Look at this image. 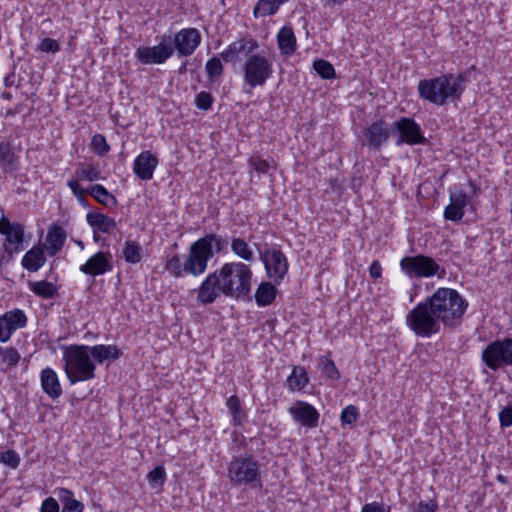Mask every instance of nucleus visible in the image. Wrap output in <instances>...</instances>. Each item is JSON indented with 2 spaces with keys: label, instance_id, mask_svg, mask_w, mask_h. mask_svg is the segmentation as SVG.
<instances>
[{
  "label": "nucleus",
  "instance_id": "29",
  "mask_svg": "<svg viewBox=\"0 0 512 512\" xmlns=\"http://www.w3.org/2000/svg\"><path fill=\"white\" fill-rule=\"evenodd\" d=\"M308 383V374L302 366H294L286 380L287 388L291 392L302 390Z\"/></svg>",
  "mask_w": 512,
  "mask_h": 512
},
{
  "label": "nucleus",
  "instance_id": "4",
  "mask_svg": "<svg viewBox=\"0 0 512 512\" xmlns=\"http://www.w3.org/2000/svg\"><path fill=\"white\" fill-rule=\"evenodd\" d=\"M439 322L447 328L458 327L468 308V302L457 290L438 288L426 298Z\"/></svg>",
  "mask_w": 512,
  "mask_h": 512
},
{
  "label": "nucleus",
  "instance_id": "60",
  "mask_svg": "<svg viewBox=\"0 0 512 512\" xmlns=\"http://www.w3.org/2000/svg\"><path fill=\"white\" fill-rule=\"evenodd\" d=\"M496 479H497L498 482H500L502 484H506L507 483V477L502 475V474L497 475Z\"/></svg>",
  "mask_w": 512,
  "mask_h": 512
},
{
  "label": "nucleus",
  "instance_id": "38",
  "mask_svg": "<svg viewBox=\"0 0 512 512\" xmlns=\"http://www.w3.org/2000/svg\"><path fill=\"white\" fill-rule=\"evenodd\" d=\"M243 52H245V43L239 39L230 43L228 47L221 52V58L225 62H234Z\"/></svg>",
  "mask_w": 512,
  "mask_h": 512
},
{
  "label": "nucleus",
  "instance_id": "37",
  "mask_svg": "<svg viewBox=\"0 0 512 512\" xmlns=\"http://www.w3.org/2000/svg\"><path fill=\"white\" fill-rule=\"evenodd\" d=\"M223 64L218 57L210 58L205 64V71L208 76V80L214 83L220 79L223 74Z\"/></svg>",
  "mask_w": 512,
  "mask_h": 512
},
{
  "label": "nucleus",
  "instance_id": "8",
  "mask_svg": "<svg viewBox=\"0 0 512 512\" xmlns=\"http://www.w3.org/2000/svg\"><path fill=\"white\" fill-rule=\"evenodd\" d=\"M228 478L237 486L260 483V464L251 455L233 457L228 465Z\"/></svg>",
  "mask_w": 512,
  "mask_h": 512
},
{
  "label": "nucleus",
  "instance_id": "41",
  "mask_svg": "<svg viewBox=\"0 0 512 512\" xmlns=\"http://www.w3.org/2000/svg\"><path fill=\"white\" fill-rule=\"evenodd\" d=\"M313 68L323 79H332L335 77L333 65L324 59L315 60L313 62Z\"/></svg>",
  "mask_w": 512,
  "mask_h": 512
},
{
  "label": "nucleus",
  "instance_id": "32",
  "mask_svg": "<svg viewBox=\"0 0 512 512\" xmlns=\"http://www.w3.org/2000/svg\"><path fill=\"white\" fill-rule=\"evenodd\" d=\"M28 284L30 290L34 294L44 299H51L57 294V288L52 282L45 280L35 282L30 281Z\"/></svg>",
  "mask_w": 512,
  "mask_h": 512
},
{
  "label": "nucleus",
  "instance_id": "36",
  "mask_svg": "<svg viewBox=\"0 0 512 512\" xmlns=\"http://www.w3.org/2000/svg\"><path fill=\"white\" fill-rule=\"evenodd\" d=\"M62 495L60 496L63 504L62 512H82L84 505L73 497V493L70 490H61Z\"/></svg>",
  "mask_w": 512,
  "mask_h": 512
},
{
  "label": "nucleus",
  "instance_id": "16",
  "mask_svg": "<svg viewBox=\"0 0 512 512\" xmlns=\"http://www.w3.org/2000/svg\"><path fill=\"white\" fill-rule=\"evenodd\" d=\"M27 324V317L20 309H13L0 315V342H7L12 334Z\"/></svg>",
  "mask_w": 512,
  "mask_h": 512
},
{
  "label": "nucleus",
  "instance_id": "43",
  "mask_svg": "<svg viewBox=\"0 0 512 512\" xmlns=\"http://www.w3.org/2000/svg\"><path fill=\"white\" fill-rule=\"evenodd\" d=\"M147 479L152 488L162 486L166 480V472L163 466H156L147 475Z\"/></svg>",
  "mask_w": 512,
  "mask_h": 512
},
{
  "label": "nucleus",
  "instance_id": "5",
  "mask_svg": "<svg viewBox=\"0 0 512 512\" xmlns=\"http://www.w3.org/2000/svg\"><path fill=\"white\" fill-rule=\"evenodd\" d=\"M64 370L71 384L95 378L96 365L92 361L87 345H71L63 355Z\"/></svg>",
  "mask_w": 512,
  "mask_h": 512
},
{
  "label": "nucleus",
  "instance_id": "64",
  "mask_svg": "<svg viewBox=\"0 0 512 512\" xmlns=\"http://www.w3.org/2000/svg\"><path fill=\"white\" fill-rule=\"evenodd\" d=\"M4 351H5V349H3V348L0 346V356H2V355H3Z\"/></svg>",
  "mask_w": 512,
  "mask_h": 512
},
{
  "label": "nucleus",
  "instance_id": "53",
  "mask_svg": "<svg viewBox=\"0 0 512 512\" xmlns=\"http://www.w3.org/2000/svg\"><path fill=\"white\" fill-rule=\"evenodd\" d=\"M68 186L76 198L79 196H82L83 194H86L88 192L83 187L80 186V184L78 183V180L68 181Z\"/></svg>",
  "mask_w": 512,
  "mask_h": 512
},
{
  "label": "nucleus",
  "instance_id": "44",
  "mask_svg": "<svg viewBox=\"0 0 512 512\" xmlns=\"http://www.w3.org/2000/svg\"><path fill=\"white\" fill-rule=\"evenodd\" d=\"M91 149L99 156L105 155L110 146L102 134H95L91 140Z\"/></svg>",
  "mask_w": 512,
  "mask_h": 512
},
{
  "label": "nucleus",
  "instance_id": "10",
  "mask_svg": "<svg viewBox=\"0 0 512 512\" xmlns=\"http://www.w3.org/2000/svg\"><path fill=\"white\" fill-rule=\"evenodd\" d=\"M174 53L172 37L162 35L161 41L155 46H140L135 52V58L144 65L163 64Z\"/></svg>",
  "mask_w": 512,
  "mask_h": 512
},
{
  "label": "nucleus",
  "instance_id": "13",
  "mask_svg": "<svg viewBox=\"0 0 512 512\" xmlns=\"http://www.w3.org/2000/svg\"><path fill=\"white\" fill-rule=\"evenodd\" d=\"M393 126L399 134L396 141L397 146L404 143L411 146L427 143V139L423 135L420 125L416 123L414 119L401 117L393 123Z\"/></svg>",
  "mask_w": 512,
  "mask_h": 512
},
{
  "label": "nucleus",
  "instance_id": "1",
  "mask_svg": "<svg viewBox=\"0 0 512 512\" xmlns=\"http://www.w3.org/2000/svg\"><path fill=\"white\" fill-rule=\"evenodd\" d=\"M252 270L244 262H226L209 273L197 290L196 299L203 305L212 304L220 295L244 298L251 292Z\"/></svg>",
  "mask_w": 512,
  "mask_h": 512
},
{
  "label": "nucleus",
  "instance_id": "14",
  "mask_svg": "<svg viewBox=\"0 0 512 512\" xmlns=\"http://www.w3.org/2000/svg\"><path fill=\"white\" fill-rule=\"evenodd\" d=\"M0 234L5 235L4 250L9 254L22 250L24 226L19 222H10L6 217L0 219Z\"/></svg>",
  "mask_w": 512,
  "mask_h": 512
},
{
  "label": "nucleus",
  "instance_id": "28",
  "mask_svg": "<svg viewBox=\"0 0 512 512\" xmlns=\"http://www.w3.org/2000/svg\"><path fill=\"white\" fill-rule=\"evenodd\" d=\"M86 219L90 226L103 233H111L116 228L115 220L102 213L90 212Z\"/></svg>",
  "mask_w": 512,
  "mask_h": 512
},
{
  "label": "nucleus",
  "instance_id": "23",
  "mask_svg": "<svg viewBox=\"0 0 512 512\" xmlns=\"http://www.w3.org/2000/svg\"><path fill=\"white\" fill-rule=\"evenodd\" d=\"M0 167L6 173H12L19 168V157L8 141L0 142Z\"/></svg>",
  "mask_w": 512,
  "mask_h": 512
},
{
  "label": "nucleus",
  "instance_id": "47",
  "mask_svg": "<svg viewBox=\"0 0 512 512\" xmlns=\"http://www.w3.org/2000/svg\"><path fill=\"white\" fill-rule=\"evenodd\" d=\"M248 164L256 172L262 174L266 173L270 169V163L267 160L262 159L258 154L252 155L248 160Z\"/></svg>",
  "mask_w": 512,
  "mask_h": 512
},
{
  "label": "nucleus",
  "instance_id": "24",
  "mask_svg": "<svg viewBox=\"0 0 512 512\" xmlns=\"http://www.w3.org/2000/svg\"><path fill=\"white\" fill-rule=\"evenodd\" d=\"M46 262L44 248L42 246H33L22 258L21 264L29 272L38 271Z\"/></svg>",
  "mask_w": 512,
  "mask_h": 512
},
{
  "label": "nucleus",
  "instance_id": "63",
  "mask_svg": "<svg viewBox=\"0 0 512 512\" xmlns=\"http://www.w3.org/2000/svg\"><path fill=\"white\" fill-rule=\"evenodd\" d=\"M3 97H4V98H6V99H10V98H11V95H10V93H8V92H4V93H3Z\"/></svg>",
  "mask_w": 512,
  "mask_h": 512
},
{
  "label": "nucleus",
  "instance_id": "58",
  "mask_svg": "<svg viewBox=\"0 0 512 512\" xmlns=\"http://www.w3.org/2000/svg\"><path fill=\"white\" fill-rule=\"evenodd\" d=\"M346 0H322L325 6H331V5H341Z\"/></svg>",
  "mask_w": 512,
  "mask_h": 512
},
{
  "label": "nucleus",
  "instance_id": "19",
  "mask_svg": "<svg viewBox=\"0 0 512 512\" xmlns=\"http://www.w3.org/2000/svg\"><path fill=\"white\" fill-rule=\"evenodd\" d=\"M113 268L112 256L110 253L99 251L92 255L79 270L89 276H100Z\"/></svg>",
  "mask_w": 512,
  "mask_h": 512
},
{
  "label": "nucleus",
  "instance_id": "40",
  "mask_svg": "<svg viewBox=\"0 0 512 512\" xmlns=\"http://www.w3.org/2000/svg\"><path fill=\"white\" fill-rule=\"evenodd\" d=\"M321 371L331 380H338L340 378L339 370L337 369L334 361L328 356H321L320 359Z\"/></svg>",
  "mask_w": 512,
  "mask_h": 512
},
{
  "label": "nucleus",
  "instance_id": "3",
  "mask_svg": "<svg viewBox=\"0 0 512 512\" xmlns=\"http://www.w3.org/2000/svg\"><path fill=\"white\" fill-rule=\"evenodd\" d=\"M467 81V72L446 73L435 78L420 80L418 93L422 99L437 106H444L448 101L460 100Z\"/></svg>",
  "mask_w": 512,
  "mask_h": 512
},
{
  "label": "nucleus",
  "instance_id": "51",
  "mask_svg": "<svg viewBox=\"0 0 512 512\" xmlns=\"http://www.w3.org/2000/svg\"><path fill=\"white\" fill-rule=\"evenodd\" d=\"M499 421L502 427L512 426V407L506 406L499 412Z\"/></svg>",
  "mask_w": 512,
  "mask_h": 512
},
{
  "label": "nucleus",
  "instance_id": "46",
  "mask_svg": "<svg viewBox=\"0 0 512 512\" xmlns=\"http://www.w3.org/2000/svg\"><path fill=\"white\" fill-rule=\"evenodd\" d=\"M60 49H61L60 43L57 40L48 38V37L42 39V41L39 43V45L37 47V50L42 53H52V54L59 52Z\"/></svg>",
  "mask_w": 512,
  "mask_h": 512
},
{
  "label": "nucleus",
  "instance_id": "39",
  "mask_svg": "<svg viewBox=\"0 0 512 512\" xmlns=\"http://www.w3.org/2000/svg\"><path fill=\"white\" fill-rule=\"evenodd\" d=\"M123 256L128 263H139L142 259L140 245L135 241H126L123 248Z\"/></svg>",
  "mask_w": 512,
  "mask_h": 512
},
{
  "label": "nucleus",
  "instance_id": "42",
  "mask_svg": "<svg viewBox=\"0 0 512 512\" xmlns=\"http://www.w3.org/2000/svg\"><path fill=\"white\" fill-rule=\"evenodd\" d=\"M226 405L230 413L232 414L233 425H240L242 421V408L239 398L236 395H232L230 398H228Z\"/></svg>",
  "mask_w": 512,
  "mask_h": 512
},
{
  "label": "nucleus",
  "instance_id": "49",
  "mask_svg": "<svg viewBox=\"0 0 512 512\" xmlns=\"http://www.w3.org/2000/svg\"><path fill=\"white\" fill-rule=\"evenodd\" d=\"M213 100L214 99H213V96L211 95V93L206 92V91H201L195 97V106L198 109L207 111L211 108V106L213 104Z\"/></svg>",
  "mask_w": 512,
  "mask_h": 512
},
{
  "label": "nucleus",
  "instance_id": "45",
  "mask_svg": "<svg viewBox=\"0 0 512 512\" xmlns=\"http://www.w3.org/2000/svg\"><path fill=\"white\" fill-rule=\"evenodd\" d=\"M0 463L5 464L12 469H16L20 464V456L15 450L8 449L0 453Z\"/></svg>",
  "mask_w": 512,
  "mask_h": 512
},
{
  "label": "nucleus",
  "instance_id": "18",
  "mask_svg": "<svg viewBox=\"0 0 512 512\" xmlns=\"http://www.w3.org/2000/svg\"><path fill=\"white\" fill-rule=\"evenodd\" d=\"M288 411L293 420L301 423L303 426L307 428L318 426L320 414L311 404L298 400Z\"/></svg>",
  "mask_w": 512,
  "mask_h": 512
},
{
  "label": "nucleus",
  "instance_id": "62",
  "mask_svg": "<svg viewBox=\"0 0 512 512\" xmlns=\"http://www.w3.org/2000/svg\"><path fill=\"white\" fill-rule=\"evenodd\" d=\"M77 200H78V202L81 205L86 206L87 200L85 198V194H83L82 196L77 197Z\"/></svg>",
  "mask_w": 512,
  "mask_h": 512
},
{
  "label": "nucleus",
  "instance_id": "50",
  "mask_svg": "<svg viewBox=\"0 0 512 512\" xmlns=\"http://www.w3.org/2000/svg\"><path fill=\"white\" fill-rule=\"evenodd\" d=\"M21 359V356L19 354V352L17 351V349L13 348V347H9L7 349H5L3 355H2V360L3 362L7 363V365L12 368V367H15L18 362L20 361Z\"/></svg>",
  "mask_w": 512,
  "mask_h": 512
},
{
  "label": "nucleus",
  "instance_id": "55",
  "mask_svg": "<svg viewBox=\"0 0 512 512\" xmlns=\"http://www.w3.org/2000/svg\"><path fill=\"white\" fill-rule=\"evenodd\" d=\"M245 43V53L248 55L254 54L253 52L259 48V44L254 39H240Z\"/></svg>",
  "mask_w": 512,
  "mask_h": 512
},
{
  "label": "nucleus",
  "instance_id": "26",
  "mask_svg": "<svg viewBox=\"0 0 512 512\" xmlns=\"http://www.w3.org/2000/svg\"><path fill=\"white\" fill-rule=\"evenodd\" d=\"M88 352L93 359L101 364L105 360H117L122 356V352L116 345H95L88 346Z\"/></svg>",
  "mask_w": 512,
  "mask_h": 512
},
{
  "label": "nucleus",
  "instance_id": "57",
  "mask_svg": "<svg viewBox=\"0 0 512 512\" xmlns=\"http://www.w3.org/2000/svg\"><path fill=\"white\" fill-rule=\"evenodd\" d=\"M361 512H384V507L378 502L367 503L362 507Z\"/></svg>",
  "mask_w": 512,
  "mask_h": 512
},
{
  "label": "nucleus",
  "instance_id": "15",
  "mask_svg": "<svg viewBox=\"0 0 512 512\" xmlns=\"http://www.w3.org/2000/svg\"><path fill=\"white\" fill-rule=\"evenodd\" d=\"M201 43V34L196 28H184L172 38V45L179 56H190Z\"/></svg>",
  "mask_w": 512,
  "mask_h": 512
},
{
  "label": "nucleus",
  "instance_id": "12",
  "mask_svg": "<svg viewBox=\"0 0 512 512\" xmlns=\"http://www.w3.org/2000/svg\"><path fill=\"white\" fill-rule=\"evenodd\" d=\"M400 267L409 277H431L440 269L431 257L425 255L404 257L400 261Z\"/></svg>",
  "mask_w": 512,
  "mask_h": 512
},
{
  "label": "nucleus",
  "instance_id": "11",
  "mask_svg": "<svg viewBox=\"0 0 512 512\" xmlns=\"http://www.w3.org/2000/svg\"><path fill=\"white\" fill-rule=\"evenodd\" d=\"M260 258L264 264L267 277L272 279L275 284H280L289 268L284 253L279 249H266L260 252Z\"/></svg>",
  "mask_w": 512,
  "mask_h": 512
},
{
  "label": "nucleus",
  "instance_id": "52",
  "mask_svg": "<svg viewBox=\"0 0 512 512\" xmlns=\"http://www.w3.org/2000/svg\"><path fill=\"white\" fill-rule=\"evenodd\" d=\"M40 512H59V504L53 497L46 498L40 508Z\"/></svg>",
  "mask_w": 512,
  "mask_h": 512
},
{
  "label": "nucleus",
  "instance_id": "59",
  "mask_svg": "<svg viewBox=\"0 0 512 512\" xmlns=\"http://www.w3.org/2000/svg\"><path fill=\"white\" fill-rule=\"evenodd\" d=\"M187 72V63L184 62L179 68H178V73L183 75Z\"/></svg>",
  "mask_w": 512,
  "mask_h": 512
},
{
  "label": "nucleus",
  "instance_id": "22",
  "mask_svg": "<svg viewBox=\"0 0 512 512\" xmlns=\"http://www.w3.org/2000/svg\"><path fill=\"white\" fill-rule=\"evenodd\" d=\"M41 387L51 398L58 399L62 395V388L56 372L52 368H45L40 375Z\"/></svg>",
  "mask_w": 512,
  "mask_h": 512
},
{
  "label": "nucleus",
  "instance_id": "21",
  "mask_svg": "<svg viewBox=\"0 0 512 512\" xmlns=\"http://www.w3.org/2000/svg\"><path fill=\"white\" fill-rule=\"evenodd\" d=\"M158 163V158L154 154L150 151H142L135 158L133 172L141 180H150Z\"/></svg>",
  "mask_w": 512,
  "mask_h": 512
},
{
  "label": "nucleus",
  "instance_id": "7",
  "mask_svg": "<svg viewBox=\"0 0 512 512\" xmlns=\"http://www.w3.org/2000/svg\"><path fill=\"white\" fill-rule=\"evenodd\" d=\"M243 80L252 89L264 86L273 75V62L263 54L248 55L243 63Z\"/></svg>",
  "mask_w": 512,
  "mask_h": 512
},
{
  "label": "nucleus",
  "instance_id": "25",
  "mask_svg": "<svg viewBox=\"0 0 512 512\" xmlns=\"http://www.w3.org/2000/svg\"><path fill=\"white\" fill-rule=\"evenodd\" d=\"M66 241V232L59 225H53L47 232V252L49 256H55L61 251Z\"/></svg>",
  "mask_w": 512,
  "mask_h": 512
},
{
  "label": "nucleus",
  "instance_id": "33",
  "mask_svg": "<svg viewBox=\"0 0 512 512\" xmlns=\"http://www.w3.org/2000/svg\"><path fill=\"white\" fill-rule=\"evenodd\" d=\"M88 193L102 205L109 207L117 203L115 196H113L104 186L100 184L93 185Z\"/></svg>",
  "mask_w": 512,
  "mask_h": 512
},
{
  "label": "nucleus",
  "instance_id": "56",
  "mask_svg": "<svg viewBox=\"0 0 512 512\" xmlns=\"http://www.w3.org/2000/svg\"><path fill=\"white\" fill-rule=\"evenodd\" d=\"M370 276L374 279H378L382 275V267L379 261L375 260L369 267Z\"/></svg>",
  "mask_w": 512,
  "mask_h": 512
},
{
  "label": "nucleus",
  "instance_id": "6",
  "mask_svg": "<svg viewBox=\"0 0 512 512\" xmlns=\"http://www.w3.org/2000/svg\"><path fill=\"white\" fill-rule=\"evenodd\" d=\"M440 324L427 299L418 303L406 315V325L421 338H429L439 333Z\"/></svg>",
  "mask_w": 512,
  "mask_h": 512
},
{
  "label": "nucleus",
  "instance_id": "9",
  "mask_svg": "<svg viewBox=\"0 0 512 512\" xmlns=\"http://www.w3.org/2000/svg\"><path fill=\"white\" fill-rule=\"evenodd\" d=\"M481 359L493 371L503 366H512V338L505 337L489 343L483 349Z\"/></svg>",
  "mask_w": 512,
  "mask_h": 512
},
{
  "label": "nucleus",
  "instance_id": "30",
  "mask_svg": "<svg viewBox=\"0 0 512 512\" xmlns=\"http://www.w3.org/2000/svg\"><path fill=\"white\" fill-rule=\"evenodd\" d=\"M277 289L271 282H262L255 292V301L259 307H266L275 300Z\"/></svg>",
  "mask_w": 512,
  "mask_h": 512
},
{
  "label": "nucleus",
  "instance_id": "31",
  "mask_svg": "<svg viewBox=\"0 0 512 512\" xmlns=\"http://www.w3.org/2000/svg\"><path fill=\"white\" fill-rule=\"evenodd\" d=\"M231 251L245 262H254L255 254L244 238L233 237L231 239Z\"/></svg>",
  "mask_w": 512,
  "mask_h": 512
},
{
  "label": "nucleus",
  "instance_id": "48",
  "mask_svg": "<svg viewBox=\"0 0 512 512\" xmlns=\"http://www.w3.org/2000/svg\"><path fill=\"white\" fill-rule=\"evenodd\" d=\"M340 418L343 424L352 425L359 418L358 409L354 405H348L342 410Z\"/></svg>",
  "mask_w": 512,
  "mask_h": 512
},
{
  "label": "nucleus",
  "instance_id": "35",
  "mask_svg": "<svg viewBox=\"0 0 512 512\" xmlns=\"http://www.w3.org/2000/svg\"><path fill=\"white\" fill-rule=\"evenodd\" d=\"M279 9L278 0H258L254 9L253 15L255 18L265 17L275 14Z\"/></svg>",
  "mask_w": 512,
  "mask_h": 512
},
{
  "label": "nucleus",
  "instance_id": "17",
  "mask_svg": "<svg viewBox=\"0 0 512 512\" xmlns=\"http://www.w3.org/2000/svg\"><path fill=\"white\" fill-rule=\"evenodd\" d=\"M449 204L445 207L443 216L446 220L459 222L464 216V208L469 204V196L460 189H450Z\"/></svg>",
  "mask_w": 512,
  "mask_h": 512
},
{
  "label": "nucleus",
  "instance_id": "54",
  "mask_svg": "<svg viewBox=\"0 0 512 512\" xmlns=\"http://www.w3.org/2000/svg\"><path fill=\"white\" fill-rule=\"evenodd\" d=\"M436 509H437L436 503L429 504L425 501H420L413 512H435Z\"/></svg>",
  "mask_w": 512,
  "mask_h": 512
},
{
  "label": "nucleus",
  "instance_id": "34",
  "mask_svg": "<svg viewBox=\"0 0 512 512\" xmlns=\"http://www.w3.org/2000/svg\"><path fill=\"white\" fill-rule=\"evenodd\" d=\"M75 176L77 180H87L90 182L103 179L99 166L94 164H81L76 169Z\"/></svg>",
  "mask_w": 512,
  "mask_h": 512
},
{
  "label": "nucleus",
  "instance_id": "20",
  "mask_svg": "<svg viewBox=\"0 0 512 512\" xmlns=\"http://www.w3.org/2000/svg\"><path fill=\"white\" fill-rule=\"evenodd\" d=\"M364 136L369 148L379 150L390 137L389 125L384 119H378L364 130Z\"/></svg>",
  "mask_w": 512,
  "mask_h": 512
},
{
  "label": "nucleus",
  "instance_id": "2",
  "mask_svg": "<svg viewBox=\"0 0 512 512\" xmlns=\"http://www.w3.org/2000/svg\"><path fill=\"white\" fill-rule=\"evenodd\" d=\"M227 246L228 240L221 235L205 234L189 246L184 261L179 254H174L167 259L165 269L175 278L184 275L201 276L206 272L208 263L214 255L224 252Z\"/></svg>",
  "mask_w": 512,
  "mask_h": 512
},
{
  "label": "nucleus",
  "instance_id": "61",
  "mask_svg": "<svg viewBox=\"0 0 512 512\" xmlns=\"http://www.w3.org/2000/svg\"><path fill=\"white\" fill-rule=\"evenodd\" d=\"M469 186H470V188H471V190H472V193H473L474 195H476V194H477V191H478V187H477V185H476L474 182L470 181V182H469Z\"/></svg>",
  "mask_w": 512,
  "mask_h": 512
},
{
  "label": "nucleus",
  "instance_id": "27",
  "mask_svg": "<svg viewBox=\"0 0 512 512\" xmlns=\"http://www.w3.org/2000/svg\"><path fill=\"white\" fill-rule=\"evenodd\" d=\"M277 42L282 54L290 56L296 51V37L291 27H282L277 34Z\"/></svg>",
  "mask_w": 512,
  "mask_h": 512
}]
</instances>
